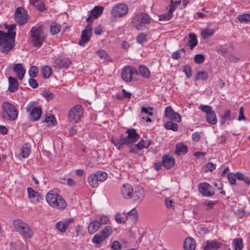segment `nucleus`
Returning <instances> with one entry per match:
<instances>
[{
	"label": "nucleus",
	"mask_w": 250,
	"mask_h": 250,
	"mask_svg": "<svg viewBox=\"0 0 250 250\" xmlns=\"http://www.w3.org/2000/svg\"><path fill=\"white\" fill-rule=\"evenodd\" d=\"M16 26L15 24L6 25L5 28L7 29V33L0 30V50L2 53H8L15 45Z\"/></svg>",
	"instance_id": "f257e3e1"
},
{
	"label": "nucleus",
	"mask_w": 250,
	"mask_h": 250,
	"mask_svg": "<svg viewBox=\"0 0 250 250\" xmlns=\"http://www.w3.org/2000/svg\"><path fill=\"white\" fill-rule=\"evenodd\" d=\"M31 42L33 46L41 47L45 39V35L42 25H36L33 26L30 30Z\"/></svg>",
	"instance_id": "f03ea898"
},
{
	"label": "nucleus",
	"mask_w": 250,
	"mask_h": 250,
	"mask_svg": "<svg viewBox=\"0 0 250 250\" xmlns=\"http://www.w3.org/2000/svg\"><path fill=\"white\" fill-rule=\"evenodd\" d=\"M46 200L51 207L61 210L64 209L67 205L62 197L53 190H51L47 193Z\"/></svg>",
	"instance_id": "7ed1b4c3"
},
{
	"label": "nucleus",
	"mask_w": 250,
	"mask_h": 250,
	"mask_svg": "<svg viewBox=\"0 0 250 250\" xmlns=\"http://www.w3.org/2000/svg\"><path fill=\"white\" fill-rule=\"evenodd\" d=\"M151 20L147 14L140 13L135 15L132 19V22L137 30H142L150 24Z\"/></svg>",
	"instance_id": "20e7f679"
},
{
	"label": "nucleus",
	"mask_w": 250,
	"mask_h": 250,
	"mask_svg": "<svg viewBox=\"0 0 250 250\" xmlns=\"http://www.w3.org/2000/svg\"><path fill=\"white\" fill-rule=\"evenodd\" d=\"M13 225L21 235L24 238H30L33 235V231L30 227L20 219L15 220L13 221Z\"/></svg>",
	"instance_id": "39448f33"
},
{
	"label": "nucleus",
	"mask_w": 250,
	"mask_h": 250,
	"mask_svg": "<svg viewBox=\"0 0 250 250\" xmlns=\"http://www.w3.org/2000/svg\"><path fill=\"white\" fill-rule=\"evenodd\" d=\"M128 12L127 5L123 3H121L114 5L111 10V13L114 17H112V20H114V17H122L127 14Z\"/></svg>",
	"instance_id": "423d86ee"
},
{
	"label": "nucleus",
	"mask_w": 250,
	"mask_h": 250,
	"mask_svg": "<svg viewBox=\"0 0 250 250\" xmlns=\"http://www.w3.org/2000/svg\"><path fill=\"white\" fill-rule=\"evenodd\" d=\"M138 74V70L136 68L130 66H125L121 72V77L123 80L126 82H130L133 79V75Z\"/></svg>",
	"instance_id": "0eeeda50"
},
{
	"label": "nucleus",
	"mask_w": 250,
	"mask_h": 250,
	"mask_svg": "<svg viewBox=\"0 0 250 250\" xmlns=\"http://www.w3.org/2000/svg\"><path fill=\"white\" fill-rule=\"evenodd\" d=\"M28 18V14L22 7L17 8L15 12V20L19 25H23L25 23Z\"/></svg>",
	"instance_id": "6e6552de"
},
{
	"label": "nucleus",
	"mask_w": 250,
	"mask_h": 250,
	"mask_svg": "<svg viewBox=\"0 0 250 250\" xmlns=\"http://www.w3.org/2000/svg\"><path fill=\"white\" fill-rule=\"evenodd\" d=\"M200 192L204 196L211 197L214 195V189L207 183H201L198 186Z\"/></svg>",
	"instance_id": "1a4fd4ad"
},
{
	"label": "nucleus",
	"mask_w": 250,
	"mask_h": 250,
	"mask_svg": "<svg viewBox=\"0 0 250 250\" xmlns=\"http://www.w3.org/2000/svg\"><path fill=\"white\" fill-rule=\"evenodd\" d=\"M92 31L91 25L88 24L82 32L81 39L79 42L80 45L84 46L89 41L91 36Z\"/></svg>",
	"instance_id": "9d476101"
},
{
	"label": "nucleus",
	"mask_w": 250,
	"mask_h": 250,
	"mask_svg": "<svg viewBox=\"0 0 250 250\" xmlns=\"http://www.w3.org/2000/svg\"><path fill=\"white\" fill-rule=\"evenodd\" d=\"M177 6L172 4V1H171L170 4L168 5L167 9V12L159 16V20L160 21H168L170 20L173 17V12L176 9Z\"/></svg>",
	"instance_id": "9b49d317"
},
{
	"label": "nucleus",
	"mask_w": 250,
	"mask_h": 250,
	"mask_svg": "<svg viewBox=\"0 0 250 250\" xmlns=\"http://www.w3.org/2000/svg\"><path fill=\"white\" fill-rule=\"evenodd\" d=\"M110 141L119 150L122 149L124 145L131 147L128 142L126 140L125 137L123 134L120 135L119 138L112 137L110 139Z\"/></svg>",
	"instance_id": "f8f14e48"
},
{
	"label": "nucleus",
	"mask_w": 250,
	"mask_h": 250,
	"mask_svg": "<svg viewBox=\"0 0 250 250\" xmlns=\"http://www.w3.org/2000/svg\"><path fill=\"white\" fill-rule=\"evenodd\" d=\"M125 133L127 134V136L125 137L126 140H127L131 146L133 143L138 141L140 139V135L136 132L134 128L128 129Z\"/></svg>",
	"instance_id": "ddd939ff"
},
{
	"label": "nucleus",
	"mask_w": 250,
	"mask_h": 250,
	"mask_svg": "<svg viewBox=\"0 0 250 250\" xmlns=\"http://www.w3.org/2000/svg\"><path fill=\"white\" fill-rule=\"evenodd\" d=\"M145 191L144 189L139 186L134 187L133 190L132 198L137 203H140L144 199Z\"/></svg>",
	"instance_id": "4468645a"
},
{
	"label": "nucleus",
	"mask_w": 250,
	"mask_h": 250,
	"mask_svg": "<svg viewBox=\"0 0 250 250\" xmlns=\"http://www.w3.org/2000/svg\"><path fill=\"white\" fill-rule=\"evenodd\" d=\"M133 188L129 184H124L121 188V193L122 196L126 199L132 197Z\"/></svg>",
	"instance_id": "2eb2a0df"
},
{
	"label": "nucleus",
	"mask_w": 250,
	"mask_h": 250,
	"mask_svg": "<svg viewBox=\"0 0 250 250\" xmlns=\"http://www.w3.org/2000/svg\"><path fill=\"white\" fill-rule=\"evenodd\" d=\"M162 163L163 167L166 169H170L175 165L174 158L170 155H165L162 157Z\"/></svg>",
	"instance_id": "dca6fc26"
},
{
	"label": "nucleus",
	"mask_w": 250,
	"mask_h": 250,
	"mask_svg": "<svg viewBox=\"0 0 250 250\" xmlns=\"http://www.w3.org/2000/svg\"><path fill=\"white\" fill-rule=\"evenodd\" d=\"M222 244L217 240H208L204 247V250H217L219 249Z\"/></svg>",
	"instance_id": "f3484780"
},
{
	"label": "nucleus",
	"mask_w": 250,
	"mask_h": 250,
	"mask_svg": "<svg viewBox=\"0 0 250 250\" xmlns=\"http://www.w3.org/2000/svg\"><path fill=\"white\" fill-rule=\"evenodd\" d=\"M13 71L16 74L18 78L20 80H21L23 79L26 70L21 63H18L14 64Z\"/></svg>",
	"instance_id": "a211bd4d"
},
{
	"label": "nucleus",
	"mask_w": 250,
	"mask_h": 250,
	"mask_svg": "<svg viewBox=\"0 0 250 250\" xmlns=\"http://www.w3.org/2000/svg\"><path fill=\"white\" fill-rule=\"evenodd\" d=\"M27 192L28 198L31 200V202L36 201L38 202L42 199L41 194L39 192L35 191L31 188H27Z\"/></svg>",
	"instance_id": "6ab92c4d"
},
{
	"label": "nucleus",
	"mask_w": 250,
	"mask_h": 250,
	"mask_svg": "<svg viewBox=\"0 0 250 250\" xmlns=\"http://www.w3.org/2000/svg\"><path fill=\"white\" fill-rule=\"evenodd\" d=\"M83 114V110H69L68 119L70 122L77 123Z\"/></svg>",
	"instance_id": "aec40b11"
},
{
	"label": "nucleus",
	"mask_w": 250,
	"mask_h": 250,
	"mask_svg": "<svg viewBox=\"0 0 250 250\" xmlns=\"http://www.w3.org/2000/svg\"><path fill=\"white\" fill-rule=\"evenodd\" d=\"M18 111V110H3L1 116L4 119L13 121L17 118Z\"/></svg>",
	"instance_id": "412c9836"
},
{
	"label": "nucleus",
	"mask_w": 250,
	"mask_h": 250,
	"mask_svg": "<svg viewBox=\"0 0 250 250\" xmlns=\"http://www.w3.org/2000/svg\"><path fill=\"white\" fill-rule=\"evenodd\" d=\"M165 116L169 120L180 122L181 121V116L174 110H165Z\"/></svg>",
	"instance_id": "4be33fe9"
},
{
	"label": "nucleus",
	"mask_w": 250,
	"mask_h": 250,
	"mask_svg": "<svg viewBox=\"0 0 250 250\" xmlns=\"http://www.w3.org/2000/svg\"><path fill=\"white\" fill-rule=\"evenodd\" d=\"M206 113V119L209 124L214 125L217 123V119L213 110H203Z\"/></svg>",
	"instance_id": "5701e85b"
},
{
	"label": "nucleus",
	"mask_w": 250,
	"mask_h": 250,
	"mask_svg": "<svg viewBox=\"0 0 250 250\" xmlns=\"http://www.w3.org/2000/svg\"><path fill=\"white\" fill-rule=\"evenodd\" d=\"M8 90L10 92H14L18 90L19 83L16 78L10 76L8 78Z\"/></svg>",
	"instance_id": "b1692460"
},
{
	"label": "nucleus",
	"mask_w": 250,
	"mask_h": 250,
	"mask_svg": "<svg viewBox=\"0 0 250 250\" xmlns=\"http://www.w3.org/2000/svg\"><path fill=\"white\" fill-rule=\"evenodd\" d=\"M195 247V242L193 238L188 237L185 239L184 243V248L185 250H194Z\"/></svg>",
	"instance_id": "393cba45"
},
{
	"label": "nucleus",
	"mask_w": 250,
	"mask_h": 250,
	"mask_svg": "<svg viewBox=\"0 0 250 250\" xmlns=\"http://www.w3.org/2000/svg\"><path fill=\"white\" fill-rule=\"evenodd\" d=\"M43 123H45L47 124L49 126H54L57 124V122L55 117L53 114H46Z\"/></svg>",
	"instance_id": "a878e982"
},
{
	"label": "nucleus",
	"mask_w": 250,
	"mask_h": 250,
	"mask_svg": "<svg viewBox=\"0 0 250 250\" xmlns=\"http://www.w3.org/2000/svg\"><path fill=\"white\" fill-rule=\"evenodd\" d=\"M234 115L231 114L230 110H226L224 113L221 115L220 123L222 125H225L226 121H230L235 119Z\"/></svg>",
	"instance_id": "bb28decb"
},
{
	"label": "nucleus",
	"mask_w": 250,
	"mask_h": 250,
	"mask_svg": "<svg viewBox=\"0 0 250 250\" xmlns=\"http://www.w3.org/2000/svg\"><path fill=\"white\" fill-rule=\"evenodd\" d=\"M188 151V147L183 144H177L175 146V154L180 156L181 154H186Z\"/></svg>",
	"instance_id": "cd10ccee"
},
{
	"label": "nucleus",
	"mask_w": 250,
	"mask_h": 250,
	"mask_svg": "<svg viewBox=\"0 0 250 250\" xmlns=\"http://www.w3.org/2000/svg\"><path fill=\"white\" fill-rule=\"evenodd\" d=\"M69 60L66 59H58L55 61V67L59 69L63 68H67L69 66Z\"/></svg>",
	"instance_id": "c85d7f7f"
},
{
	"label": "nucleus",
	"mask_w": 250,
	"mask_h": 250,
	"mask_svg": "<svg viewBox=\"0 0 250 250\" xmlns=\"http://www.w3.org/2000/svg\"><path fill=\"white\" fill-rule=\"evenodd\" d=\"M100 227V223L98 220L93 221L91 222L88 226V232L90 234H93L97 231Z\"/></svg>",
	"instance_id": "c756f323"
},
{
	"label": "nucleus",
	"mask_w": 250,
	"mask_h": 250,
	"mask_svg": "<svg viewBox=\"0 0 250 250\" xmlns=\"http://www.w3.org/2000/svg\"><path fill=\"white\" fill-rule=\"evenodd\" d=\"M189 40L188 42V45L190 49H193L198 44V41L196 35L193 33H190L188 35Z\"/></svg>",
	"instance_id": "7c9ffc66"
},
{
	"label": "nucleus",
	"mask_w": 250,
	"mask_h": 250,
	"mask_svg": "<svg viewBox=\"0 0 250 250\" xmlns=\"http://www.w3.org/2000/svg\"><path fill=\"white\" fill-rule=\"evenodd\" d=\"M150 144L151 141L149 139L146 140L141 139L138 144L135 145V146L138 150H142L144 148L148 147Z\"/></svg>",
	"instance_id": "2f4dec72"
},
{
	"label": "nucleus",
	"mask_w": 250,
	"mask_h": 250,
	"mask_svg": "<svg viewBox=\"0 0 250 250\" xmlns=\"http://www.w3.org/2000/svg\"><path fill=\"white\" fill-rule=\"evenodd\" d=\"M30 111V110H27ZM42 110H30L29 113L30 120L32 122L38 121L41 117Z\"/></svg>",
	"instance_id": "473e14b6"
},
{
	"label": "nucleus",
	"mask_w": 250,
	"mask_h": 250,
	"mask_svg": "<svg viewBox=\"0 0 250 250\" xmlns=\"http://www.w3.org/2000/svg\"><path fill=\"white\" fill-rule=\"evenodd\" d=\"M138 73L144 78L148 79L150 77V71L148 68L144 65H139L138 67Z\"/></svg>",
	"instance_id": "72a5a7b5"
},
{
	"label": "nucleus",
	"mask_w": 250,
	"mask_h": 250,
	"mask_svg": "<svg viewBox=\"0 0 250 250\" xmlns=\"http://www.w3.org/2000/svg\"><path fill=\"white\" fill-rule=\"evenodd\" d=\"M100 235L104 240L112 233V228L110 226H105L104 229L100 231Z\"/></svg>",
	"instance_id": "f704fd0d"
},
{
	"label": "nucleus",
	"mask_w": 250,
	"mask_h": 250,
	"mask_svg": "<svg viewBox=\"0 0 250 250\" xmlns=\"http://www.w3.org/2000/svg\"><path fill=\"white\" fill-rule=\"evenodd\" d=\"M87 181L89 185L92 188H97L99 186V182L94 173L90 175L87 177Z\"/></svg>",
	"instance_id": "c9c22d12"
},
{
	"label": "nucleus",
	"mask_w": 250,
	"mask_h": 250,
	"mask_svg": "<svg viewBox=\"0 0 250 250\" xmlns=\"http://www.w3.org/2000/svg\"><path fill=\"white\" fill-rule=\"evenodd\" d=\"M30 145L28 143H25L21 150L22 157L23 158H27L30 153Z\"/></svg>",
	"instance_id": "e433bc0d"
},
{
	"label": "nucleus",
	"mask_w": 250,
	"mask_h": 250,
	"mask_svg": "<svg viewBox=\"0 0 250 250\" xmlns=\"http://www.w3.org/2000/svg\"><path fill=\"white\" fill-rule=\"evenodd\" d=\"M104 10V7L101 6H95L91 11V15L94 19H97L99 16L101 15Z\"/></svg>",
	"instance_id": "4c0bfd02"
},
{
	"label": "nucleus",
	"mask_w": 250,
	"mask_h": 250,
	"mask_svg": "<svg viewBox=\"0 0 250 250\" xmlns=\"http://www.w3.org/2000/svg\"><path fill=\"white\" fill-rule=\"evenodd\" d=\"M94 174L98 182H103L105 181L108 177V174L104 171L99 170L96 172Z\"/></svg>",
	"instance_id": "58836bf2"
},
{
	"label": "nucleus",
	"mask_w": 250,
	"mask_h": 250,
	"mask_svg": "<svg viewBox=\"0 0 250 250\" xmlns=\"http://www.w3.org/2000/svg\"><path fill=\"white\" fill-rule=\"evenodd\" d=\"M233 245L235 250H242L243 248V240L241 238H237L233 240Z\"/></svg>",
	"instance_id": "ea45409f"
},
{
	"label": "nucleus",
	"mask_w": 250,
	"mask_h": 250,
	"mask_svg": "<svg viewBox=\"0 0 250 250\" xmlns=\"http://www.w3.org/2000/svg\"><path fill=\"white\" fill-rule=\"evenodd\" d=\"M126 219L137 220L138 219V214L137 210L133 208L129 212L125 213Z\"/></svg>",
	"instance_id": "a19ab883"
},
{
	"label": "nucleus",
	"mask_w": 250,
	"mask_h": 250,
	"mask_svg": "<svg viewBox=\"0 0 250 250\" xmlns=\"http://www.w3.org/2000/svg\"><path fill=\"white\" fill-rule=\"evenodd\" d=\"M164 126L167 129L171 130L173 131H177L178 129V125L170 121L165 123Z\"/></svg>",
	"instance_id": "79ce46f5"
},
{
	"label": "nucleus",
	"mask_w": 250,
	"mask_h": 250,
	"mask_svg": "<svg viewBox=\"0 0 250 250\" xmlns=\"http://www.w3.org/2000/svg\"><path fill=\"white\" fill-rule=\"evenodd\" d=\"M61 29V26L60 24L55 22L52 23L50 25V32L53 35L58 34Z\"/></svg>",
	"instance_id": "37998d69"
},
{
	"label": "nucleus",
	"mask_w": 250,
	"mask_h": 250,
	"mask_svg": "<svg viewBox=\"0 0 250 250\" xmlns=\"http://www.w3.org/2000/svg\"><path fill=\"white\" fill-rule=\"evenodd\" d=\"M214 32L213 30L206 28L204 30H202L201 35L203 39H205L212 36L214 34Z\"/></svg>",
	"instance_id": "c03bdc74"
},
{
	"label": "nucleus",
	"mask_w": 250,
	"mask_h": 250,
	"mask_svg": "<svg viewBox=\"0 0 250 250\" xmlns=\"http://www.w3.org/2000/svg\"><path fill=\"white\" fill-rule=\"evenodd\" d=\"M52 69L50 66L48 65L44 66L42 69V74L43 77L44 78H49L52 75Z\"/></svg>",
	"instance_id": "a18cd8bd"
},
{
	"label": "nucleus",
	"mask_w": 250,
	"mask_h": 250,
	"mask_svg": "<svg viewBox=\"0 0 250 250\" xmlns=\"http://www.w3.org/2000/svg\"><path fill=\"white\" fill-rule=\"evenodd\" d=\"M237 19L241 23H248L250 21V14H243L239 15Z\"/></svg>",
	"instance_id": "49530a36"
},
{
	"label": "nucleus",
	"mask_w": 250,
	"mask_h": 250,
	"mask_svg": "<svg viewBox=\"0 0 250 250\" xmlns=\"http://www.w3.org/2000/svg\"><path fill=\"white\" fill-rule=\"evenodd\" d=\"M98 56L101 59L104 60L109 61L110 60V57L108 53L104 50L100 49L96 52Z\"/></svg>",
	"instance_id": "de8ad7c7"
},
{
	"label": "nucleus",
	"mask_w": 250,
	"mask_h": 250,
	"mask_svg": "<svg viewBox=\"0 0 250 250\" xmlns=\"http://www.w3.org/2000/svg\"><path fill=\"white\" fill-rule=\"evenodd\" d=\"M186 51L184 48H181L173 52L172 54V58L173 60H178L181 57L182 54H185Z\"/></svg>",
	"instance_id": "09e8293b"
},
{
	"label": "nucleus",
	"mask_w": 250,
	"mask_h": 250,
	"mask_svg": "<svg viewBox=\"0 0 250 250\" xmlns=\"http://www.w3.org/2000/svg\"><path fill=\"white\" fill-rule=\"evenodd\" d=\"M147 35L144 33L139 34L136 37V41L140 44H143L147 41L146 40Z\"/></svg>",
	"instance_id": "8fccbe9b"
},
{
	"label": "nucleus",
	"mask_w": 250,
	"mask_h": 250,
	"mask_svg": "<svg viewBox=\"0 0 250 250\" xmlns=\"http://www.w3.org/2000/svg\"><path fill=\"white\" fill-rule=\"evenodd\" d=\"M208 74L206 71L198 72L196 75V78L197 80H201L203 81L207 80L208 78Z\"/></svg>",
	"instance_id": "3c124183"
},
{
	"label": "nucleus",
	"mask_w": 250,
	"mask_h": 250,
	"mask_svg": "<svg viewBox=\"0 0 250 250\" xmlns=\"http://www.w3.org/2000/svg\"><path fill=\"white\" fill-rule=\"evenodd\" d=\"M42 107L38 106V103L37 102H30L27 105L26 109H41Z\"/></svg>",
	"instance_id": "603ef678"
},
{
	"label": "nucleus",
	"mask_w": 250,
	"mask_h": 250,
	"mask_svg": "<svg viewBox=\"0 0 250 250\" xmlns=\"http://www.w3.org/2000/svg\"><path fill=\"white\" fill-rule=\"evenodd\" d=\"M194 61L196 63L200 64L203 63L205 61V57L202 54H196L194 56Z\"/></svg>",
	"instance_id": "864d4df0"
},
{
	"label": "nucleus",
	"mask_w": 250,
	"mask_h": 250,
	"mask_svg": "<svg viewBox=\"0 0 250 250\" xmlns=\"http://www.w3.org/2000/svg\"><path fill=\"white\" fill-rule=\"evenodd\" d=\"M55 227L57 229L60 231L61 232H65L66 230V228H65V225L62 221H60L56 224Z\"/></svg>",
	"instance_id": "5fc2aeb1"
},
{
	"label": "nucleus",
	"mask_w": 250,
	"mask_h": 250,
	"mask_svg": "<svg viewBox=\"0 0 250 250\" xmlns=\"http://www.w3.org/2000/svg\"><path fill=\"white\" fill-rule=\"evenodd\" d=\"M104 240L102 238V236L100 234L97 233L93 237L92 242L93 243H95L98 245L101 244Z\"/></svg>",
	"instance_id": "6e6d98bb"
},
{
	"label": "nucleus",
	"mask_w": 250,
	"mask_h": 250,
	"mask_svg": "<svg viewBox=\"0 0 250 250\" xmlns=\"http://www.w3.org/2000/svg\"><path fill=\"white\" fill-rule=\"evenodd\" d=\"M42 95L47 101L51 100L54 97V94L48 90H45L43 91Z\"/></svg>",
	"instance_id": "4d7b16f0"
},
{
	"label": "nucleus",
	"mask_w": 250,
	"mask_h": 250,
	"mask_svg": "<svg viewBox=\"0 0 250 250\" xmlns=\"http://www.w3.org/2000/svg\"><path fill=\"white\" fill-rule=\"evenodd\" d=\"M38 72V69L36 66H32L29 70V75L31 78H35Z\"/></svg>",
	"instance_id": "13d9d810"
},
{
	"label": "nucleus",
	"mask_w": 250,
	"mask_h": 250,
	"mask_svg": "<svg viewBox=\"0 0 250 250\" xmlns=\"http://www.w3.org/2000/svg\"><path fill=\"white\" fill-rule=\"evenodd\" d=\"M183 71L185 72L187 77L189 78L192 75V70L190 66L188 65H186L184 66Z\"/></svg>",
	"instance_id": "bf43d9fd"
},
{
	"label": "nucleus",
	"mask_w": 250,
	"mask_h": 250,
	"mask_svg": "<svg viewBox=\"0 0 250 250\" xmlns=\"http://www.w3.org/2000/svg\"><path fill=\"white\" fill-rule=\"evenodd\" d=\"M2 109H16V108L11 103L4 102L2 105Z\"/></svg>",
	"instance_id": "052dcab7"
},
{
	"label": "nucleus",
	"mask_w": 250,
	"mask_h": 250,
	"mask_svg": "<svg viewBox=\"0 0 250 250\" xmlns=\"http://www.w3.org/2000/svg\"><path fill=\"white\" fill-rule=\"evenodd\" d=\"M228 179L229 183L232 185H235L236 177L235 174L229 173L228 174Z\"/></svg>",
	"instance_id": "680f3d73"
},
{
	"label": "nucleus",
	"mask_w": 250,
	"mask_h": 250,
	"mask_svg": "<svg viewBox=\"0 0 250 250\" xmlns=\"http://www.w3.org/2000/svg\"><path fill=\"white\" fill-rule=\"evenodd\" d=\"M115 220L118 224H124L125 223V221L121 217V215L119 212L116 213L115 215Z\"/></svg>",
	"instance_id": "e2e57ef3"
},
{
	"label": "nucleus",
	"mask_w": 250,
	"mask_h": 250,
	"mask_svg": "<svg viewBox=\"0 0 250 250\" xmlns=\"http://www.w3.org/2000/svg\"><path fill=\"white\" fill-rule=\"evenodd\" d=\"M122 246L118 241H114L113 242L111 248L112 250H120Z\"/></svg>",
	"instance_id": "0e129e2a"
},
{
	"label": "nucleus",
	"mask_w": 250,
	"mask_h": 250,
	"mask_svg": "<svg viewBox=\"0 0 250 250\" xmlns=\"http://www.w3.org/2000/svg\"><path fill=\"white\" fill-rule=\"evenodd\" d=\"M28 83L30 86L33 88H36L39 86L38 82L34 78H30L28 80Z\"/></svg>",
	"instance_id": "69168bd1"
},
{
	"label": "nucleus",
	"mask_w": 250,
	"mask_h": 250,
	"mask_svg": "<svg viewBox=\"0 0 250 250\" xmlns=\"http://www.w3.org/2000/svg\"><path fill=\"white\" fill-rule=\"evenodd\" d=\"M35 7L40 11H44L46 10L45 4L43 1H39L37 5H35Z\"/></svg>",
	"instance_id": "338daca9"
},
{
	"label": "nucleus",
	"mask_w": 250,
	"mask_h": 250,
	"mask_svg": "<svg viewBox=\"0 0 250 250\" xmlns=\"http://www.w3.org/2000/svg\"><path fill=\"white\" fill-rule=\"evenodd\" d=\"M217 203V201H209L208 202H205L203 203V205L204 206H207L208 208H213V206L216 205Z\"/></svg>",
	"instance_id": "774afa93"
}]
</instances>
